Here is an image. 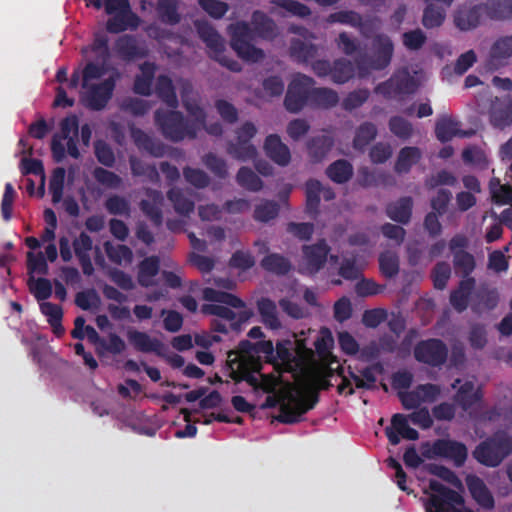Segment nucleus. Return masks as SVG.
<instances>
[{"mask_svg":"<svg viewBox=\"0 0 512 512\" xmlns=\"http://www.w3.org/2000/svg\"><path fill=\"white\" fill-rule=\"evenodd\" d=\"M237 183L246 190L258 192L263 187L260 177L249 167H241L236 175Z\"/></svg>","mask_w":512,"mask_h":512,"instance_id":"09e8293b","label":"nucleus"},{"mask_svg":"<svg viewBox=\"0 0 512 512\" xmlns=\"http://www.w3.org/2000/svg\"><path fill=\"white\" fill-rule=\"evenodd\" d=\"M354 76V66L345 58L336 59L332 65L331 79L334 83L344 84Z\"/></svg>","mask_w":512,"mask_h":512,"instance_id":"de8ad7c7","label":"nucleus"},{"mask_svg":"<svg viewBox=\"0 0 512 512\" xmlns=\"http://www.w3.org/2000/svg\"><path fill=\"white\" fill-rule=\"evenodd\" d=\"M105 11L112 15L106 23V29L109 33H121L129 28L136 29L139 25L140 19L131 10L128 0H106Z\"/></svg>","mask_w":512,"mask_h":512,"instance_id":"0eeeda50","label":"nucleus"},{"mask_svg":"<svg viewBox=\"0 0 512 512\" xmlns=\"http://www.w3.org/2000/svg\"><path fill=\"white\" fill-rule=\"evenodd\" d=\"M94 154L98 162L105 167L112 168L115 164V154L113 149L103 140H97L94 143Z\"/></svg>","mask_w":512,"mask_h":512,"instance_id":"338daca9","label":"nucleus"},{"mask_svg":"<svg viewBox=\"0 0 512 512\" xmlns=\"http://www.w3.org/2000/svg\"><path fill=\"white\" fill-rule=\"evenodd\" d=\"M413 200L411 197H402L386 207L387 216L398 223L407 224L412 215Z\"/></svg>","mask_w":512,"mask_h":512,"instance_id":"7c9ffc66","label":"nucleus"},{"mask_svg":"<svg viewBox=\"0 0 512 512\" xmlns=\"http://www.w3.org/2000/svg\"><path fill=\"white\" fill-rule=\"evenodd\" d=\"M266 156L279 166H287L291 161L289 147L284 144L277 134H270L264 142Z\"/></svg>","mask_w":512,"mask_h":512,"instance_id":"4be33fe9","label":"nucleus"},{"mask_svg":"<svg viewBox=\"0 0 512 512\" xmlns=\"http://www.w3.org/2000/svg\"><path fill=\"white\" fill-rule=\"evenodd\" d=\"M194 26L199 38L206 44L210 58L233 72L241 71V64L224 54V39L208 21L195 20Z\"/></svg>","mask_w":512,"mask_h":512,"instance_id":"39448f33","label":"nucleus"},{"mask_svg":"<svg viewBox=\"0 0 512 512\" xmlns=\"http://www.w3.org/2000/svg\"><path fill=\"white\" fill-rule=\"evenodd\" d=\"M257 310L261 317V322L266 328L278 330L282 324L278 316L277 306L273 300L267 297H261L257 300Z\"/></svg>","mask_w":512,"mask_h":512,"instance_id":"bb28decb","label":"nucleus"},{"mask_svg":"<svg viewBox=\"0 0 512 512\" xmlns=\"http://www.w3.org/2000/svg\"><path fill=\"white\" fill-rule=\"evenodd\" d=\"M154 123L161 135L168 141L179 143L198 136L197 123L191 122L181 111L159 108L154 112Z\"/></svg>","mask_w":512,"mask_h":512,"instance_id":"f03ea898","label":"nucleus"},{"mask_svg":"<svg viewBox=\"0 0 512 512\" xmlns=\"http://www.w3.org/2000/svg\"><path fill=\"white\" fill-rule=\"evenodd\" d=\"M279 209L280 207L277 202L265 200L255 207L253 217L258 222L266 223L278 216Z\"/></svg>","mask_w":512,"mask_h":512,"instance_id":"052dcab7","label":"nucleus"},{"mask_svg":"<svg viewBox=\"0 0 512 512\" xmlns=\"http://www.w3.org/2000/svg\"><path fill=\"white\" fill-rule=\"evenodd\" d=\"M319 398L316 392L300 397L294 406L282 402L279 407V415L276 419L283 424H295L301 420L302 415L313 409Z\"/></svg>","mask_w":512,"mask_h":512,"instance_id":"f3484780","label":"nucleus"},{"mask_svg":"<svg viewBox=\"0 0 512 512\" xmlns=\"http://www.w3.org/2000/svg\"><path fill=\"white\" fill-rule=\"evenodd\" d=\"M104 206L111 215L129 216L130 203L119 195H112L105 200Z\"/></svg>","mask_w":512,"mask_h":512,"instance_id":"69168bd1","label":"nucleus"},{"mask_svg":"<svg viewBox=\"0 0 512 512\" xmlns=\"http://www.w3.org/2000/svg\"><path fill=\"white\" fill-rule=\"evenodd\" d=\"M427 42L426 33L420 29H412L402 34L403 46L408 51H419Z\"/></svg>","mask_w":512,"mask_h":512,"instance_id":"603ef678","label":"nucleus"},{"mask_svg":"<svg viewBox=\"0 0 512 512\" xmlns=\"http://www.w3.org/2000/svg\"><path fill=\"white\" fill-rule=\"evenodd\" d=\"M499 302V295L495 289L480 288L473 298L471 309L480 314L485 310H493Z\"/></svg>","mask_w":512,"mask_h":512,"instance_id":"58836bf2","label":"nucleus"},{"mask_svg":"<svg viewBox=\"0 0 512 512\" xmlns=\"http://www.w3.org/2000/svg\"><path fill=\"white\" fill-rule=\"evenodd\" d=\"M155 93L158 98L165 103L169 108L177 109L179 101L177 98L176 90L172 79L164 74H161L156 79Z\"/></svg>","mask_w":512,"mask_h":512,"instance_id":"cd10ccee","label":"nucleus"},{"mask_svg":"<svg viewBox=\"0 0 512 512\" xmlns=\"http://www.w3.org/2000/svg\"><path fill=\"white\" fill-rule=\"evenodd\" d=\"M462 159L466 164L474 165L481 170L488 168L489 161L485 152L478 147H468L462 152Z\"/></svg>","mask_w":512,"mask_h":512,"instance_id":"0e129e2a","label":"nucleus"},{"mask_svg":"<svg viewBox=\"0 0 512 512\" xmlns=\"http://www.w3.org/2000/svg\"><path fill=\"white\" fill-rule=\"evenodd\" d=\"M483 15H485L484 3L474 5L459 11L455 16V24L461 30H470L480 24Z\"/></svg>","mask_w":512,"mask_h":512,"instance_id":"2f4dec72","label":"nucleus"},{"mask_svg":"<svg viewBox=\"0 0 512 512\" xmlns=\"http://www.w3.org/2000/svg\"><path fill=\"white\" fill-rule=\"evenodd\" d=\"M141 74L134 80L133 91L142 96L152 94V83L155 77L156 66L152 62H144L140 65Z\"/></svg>","mask_w":512,"mask_h":512,"instance_id":"c85d7f7f","label":"nucleus"},{"mask_svg":"<svg viewBox=\"0 0 512 512\" xmlns=\"http://www.w3.org/2000/svg\"><path fill=\"white\" fill-rule=\"evenodd\" d=\"M203 298L207 301L214 302L202 306V312L204 314L217 316L220 318L219 320L228 321L230 324L236 319V313L229 307L245 308L246 306L245 302L238 296L214 288H205Z\"/></svg>","mask_w":512,"mask_h":512,"instance_id":"423d86ee","label":"nucleus"},{"mask_svg":"<svg viewBox=\"0 0 512 512\" xmlns=\"http://www.w3.org/2000/svg\"><path fill=\"white\" fill-rule=\"evenodd\" d=\"M236 141L227 143V153L239 161H248L254 159L257 155L256 147L251 143V139L256 135L257 128L246 121L236 130Z\"/></svg>","mask_w":512,"mask_h":512,"instance_id":"ddd939ff","label":"nucleus"},{"mask_svg":"<svg viewBox=\"0 0 512 512\" xmlns=\"http://www.w3.org/2000/svg\"><path fill=\"white\" fill-rule=\"evenodd\" d=\"M339 102L338 93L326 87L315 88L312 86L309 106L312 108L330 109Z\"/></svg>","mask_w":512,"mask_h":512,"instance_id":"4c0bfd02","label":"nucleus"},{"mask_svg":"<svg viewBox=\"0 0 512 512\" xmlns=\"http://www.w3.org/2000/svg\"><path fill=\"white\" fill-rule=\"evenodd\" d=\"M314 84V79L304 74L294 77L288 85L284 99L286 110L290 113H298L306 105H309Z\"/></svg>","mask_w":512,"mask_h":512,"instance_id":"9d476101","label":"nucleus"},{"mask_svg":"<svg viewBox=\"0 0 512 512\" xmlns=\"http://www.w3.org/2000/svg\"><path fill=\"white\" fill-rule=\"evenodd\" d=\"M328 20L331 23L346 24L355 28H362L363 26L362 16L353 10H341L331 13Z\"/></svg>","mask_w":512,"mask_h":512,"instance_id":"4d7b16f0","label":"nucleus"},{"mask_svg":"<svg viewBox=\"0 0 512 512\" xmlns=\"http://www.w3.org/2000/svg\"><path fill=\"white\" fill-rule=\"evenodd\" d=\"M252 23L254 30L246 22H237L229 26L230 46L244 61L256 63L265 57L263 50L254 45L256 33L263 38L271 37L274 34L275 23L259 11L253 13Z\"/></svg>","mask_w":512,"mask_h":512,"instance_id":"f257e3e1","label":"nucleus"},{"mask_svg":"<svg viewBox=\"0 0 512 512\" xmlns=\"http://www.w3.org/2000/svg\"><path fill=\"white\" fill-rule=\"evenodd\" d=\"M379 269L386 278H393L398 275L400 270V261L397 253L386 250L379 254Z\"/></svg>","mask_w":512,"mask_h":512,"instance_id":"a18cd8bd","label":"nucleus"},{"mask_svg":"<svg viewBox=\"0 0 512 512\" xmlns=\"http://www.w3.org/2000/svg\"><path fill=\"white\" fill-rule=\"evenodd\" d=\"M483 393L480 388L475 389L472 381H466L459 386L454 395V402L458 404L462 410L468 411L475 404L482 401Z\"/></svg>","mask_w":512,"mask_h":512,"instance_id":"393cba45","label":"nucleus"},{"mask_svg":"<svg viewBox=\"0 0 512 512\" xmlns=\"http://www.w3.org/2000/svg\"><path fill=\"white\" fill-rule=\"evenodd\" d=\"M119 78L120 74L115 71L100 83L88 85V88H84L85 92L81 96L82 104L92 111L105 109L113 96Z\"/></svg>","mask_w":512,"mask_h":512,"instance_id":"1a4fd4ad","label":"nucleus"},{"mask_svg":"<svg viewBox=\"0 0 512 512\" xmlns=\"http://www.w3.org/2000/svg\"><path fill=\"white\" fill-rule=\"evenodd\" d=\"M168 200L173 204L176 213L189 216L194 211V201L185 196L183 191L178 187H173L167 192Z\"/></svg>","mask_w":512,"mask_h":512,"instance_id":"79ce46f5","label":"nucleus"},{"mask_svg":"<svg viewBox=\"0 0 512 512\" xmlns=\"http://www.w3.org/2000/svg\"><path fill=\"white\" fill-rule=\"evenodd\" d=\"M114 49L119 58L124 61H133L147 56V50L138 44L135 36L129 34L118 37Z\"/></svg>","mask_w":512,"mask_h":512,"instance_id":"412c9836","label":"nucleus"},{"mask_svg":"<svg viewBox=\"0 0 512 512\" xmlns=\"http://www.w3.org/2000/svg\"><path fill=\"white\" fill-rule=\"evenodd\" d=\"M28 286L31 294L37 301L45 302L53 293L51 281L44 277L35 279L33 276H30Z\"/></svg>","mask_w":512,"mask_h":512,"instance_id":"8fccbe9b","label":"nucleus"},{"mask_svg":"<svg viewBox=\"0 0 512 512\" xmlns=\"http://www.w3.org/2000/svg\"><path fill=\"white\" fill-rule=\"evenodd\" d=\"M451 276V267L447 262H438L431 272L434 287L438 290L446 288L448 280Z\"/></svg>","mask_w":512,"mask_h":512,"instance_id":"774afa93","label":"nucleus"},{"mask_svg":"<svg viewBox=\"0 0 512 512\" xmlns=\"http://www.w3.org/2000/svg\"><path fill=\"white\" fill-rule=\"evenodd\" d=\"M490 56L493 60H506L512 57V35L499 37L491 46Z\"/></svg>","mask_w":512,"mask_h":512,"instance_id":"3c124183","label":"nucleus"},{"mask_svg":"<svg viewBox=\"0 0 512 512\" xmlns=\"http://www.w3.org/2000/svg\"><path fill=\"white\" fill-rule=\"evenodd\" d=\"M448 246L453 256L455 274L463 279L471 278L476 261L474 256L466 251L469 246L468 238L463 234H456L450 239Z\"/></svg>","mask_w":512,"mask_h":512,"instance_id":"2eb2a0df","label":"nucleus"},{"mask_svg":"<svg viewBox=\"0 0 512 512\" xmlns=\"http://www.w3.org/2000/svg\"><path fill=\"white\" fill-rule=\"evenodd\" d=\"M104 249L108 256V258L116 264H121L122 262H131L133 258L132 250L123 244L120 245H112L110 242L104 243Z\"/></svg>","mask_w":512,"mask_h":512,"instance_id":"6e6d98bb","label":"nucleus"},{"mask_svg":"<svg viewBox=\"0 0 512 512\" xmlns=\"http://www.w3.org/2000/svg\"><path fill=\"white\" fill-rule=\"evenodd\" d=\"M322 184L319 180L309 179L305 184L306 211L308 214L316 215L319 211L321 200Z\"/></svg>","mask_w":512,"mask_h":512,"instance_id":"37998d69","label":"nucleus"},{"mask_svg":"<svg viewBox=\"0 0 512 512\" xmlns=\"http://www.w3.org/2000/svg\"><path fill=\"white\" fill-rule=\"evenodd\" d=\"M512 454V437L497 432L481 441L472 451L473 458L485 467H498Z\"/></svg>","mask_w":512,"mask_h":512,"instance_id":"20e7f679","label":"nucleus"},{"mask_svg":"<svg viewBox=\"0 0 512 512\" xmlns=\"http://www.w3.org/2000/svg\"><path fill=\"white\" fill-rule=\"evenodd\" d=\"M465 483L472 499L482 508L491 510L495 507V499L482 478L468 474Z\"/></svg>","mask_w":512,"mask_h":512,"instance_id":"6ab92c4d","label":"nucleus"},{"mask_svg":"<svg viewBox=\"0 0 512 512\" xmlns=\"http://www.w3.org/2000/svg\"><path fill=\"white\" fill-rule=\"evenodd\" d=\"M485 16L490 20L506 21L512 19V0H486Z\"/></svg>","mask_w":512,"mask_h":512,"instance_id":"c9c22d12","label":"nucleus"},{"mask_svg":"<svg viewBox=\"0 0 512 512\" xmlns=\"http://www.w3.org/2000/svg\"><path fill=\"white\" fill-rule=\"evenodd\" d=\"M428 471L430 474L439 477L440 479L449 483L453 487H455L459 490H463L462 481L456 475V473L454 471H452L450 468L443 466V465L431 464L428 468Z\"/></svg>","mask_w":512,"mask_h":512,"instance_id":"e2e57ef3","label":"nucleus"},{"mask_svg":"<svg viewBox=\"0 0 512 512\" xmlns=\"http://www.w3.org/2000/svg\"><path fill=\"white\" fill-rule=\"evenodd\" d=\"M65 173L66 171L63 167H57L53 170L49 182V191L54 204L59 203L63 197Z\"/></svg>","mask_w":512,"mask_h":512,"instance_id":"13d9d810","label":"nucleus"},{"mask_svg":"<svg viewBox=\"0 0 512 512\" xmlns=\"http://www.w3.org/2000/svg\"><path fill=\"white\" fill-rule=\"evenodd\" d=\"M422 158V152L418 147L406 146L400 149L394 170L398 174H406L410 172L413 165L418 163Z\"/></svg>","mask_w":512,"mask_h":512,"instance_id":"f704fd0d","label":"nucleus"},{"mask_svg":"<svg viewBox=\"0 0 512 512\" xmlns=\"http://www.w3.org/2000/svg\"><path fill=\"white\" fill-rule=\"evenodd\" d=\"M431 452L434 456L452 460L456 467H462L468 457L464 443L450 439H437L433 442Z\"/></svg>","mask_w":512,"mask_h":512,"instance_id":"a211bd4d","label":"nucleus"},{"mask_svg":"<svg viewBox=\"0 0 512 512\" xmlns=\"http://www.w3.org/2000/svg\"><path fill=\"white\" fill-rule=\"evenodd\" d=\"M158 11L163 22L170 25L180 22L177 0H159Z\"/></svg>","mask_w":512,"mask_h":512,"instance_id":"5fc2aeb1","label":"nucleus"},{"mask_svg":"<svg viewBox=\"0 0 512 512\" xmlns=\"http://www.w3.org/2000/svg\"><path fill=\"white\" fill-rule=\"evenodd\" d=\"M137 280L140 286L150 287L154 285L153 278L159 273L160 260L157 256L144 258L138 266Z\"/></svg>","mask_w":512,"mask_h":512,"instance_id":"e433bc0d","label":"nucleus"},{"mask_svg":"<svg viewBox=\"0 0 512 512\" xmlns=\"http://www.w3.org/2000/svg\"><path fill=\"white\" fill-rule=\"evenodd\" d=\"M373 55L368 57L366 54L359 55L356 59V65L360 70H383L389 66L394 52V44L386 34H377L373 38Z\"/></svg>","mask_w":512,"mask_h":512,"instance_id":"6e6552de","label":"nucleus"},{"mask_svg":"<svg viewBox=\"0 0 512 512\" xmlns=\"http://www.w3.org/2000/svg\"><path fill=\"white\" fill-rule=\"evenodd\" d=\"M131 137L135 145L140 149L148 152L154 157H163L166 152V146L163 142L153 138L140 128H134L131 131Z\"/></svg>","mask_w":512,"mask_h":512,"instance_id":"b1692460","label":"nucleus"},{"mask_svg":"<svg viewBox=\"0 0 512 512\" xmlns=\"http://www.w3.org/2000/svg\"><path fill=\"white\" fill-rule=\"evenodd\" d=\"M377 136V127L372 122H364L355 131L353 147L363 151Z\"/></svg>","mask_w":512,"mask_h":512,"instance_id":"c03bdc74","label":"nucleus"},{"mask_svg":"<svg viewBox=\"0 0 512 512\" xmlns=\"http://www.w3.org/2000/svg\"><path fill=\"white\" fill-rule=\"evenodd\" d=\"M418 88V83L409 73L407 68H402L386 81L375 87V93L381 94L386 99H392L400 95L413 94Z\"/></svg>","mask_w":512,"mask_h":512,"instance_id":"4468645a","label":"nucleus"},{"mask_svg":"<svg viewBox=\"0 0 512 512\" xmlns=\"http://www.w3.org/2000/svg\"><path fill=\"white\" fill-rule=\"evenodd\" d=\"M446 18V10L442 6L428 4L423 11L422 24L427 29L440 27Z\"/></svg>","mask_w":512,"mask_h":512,"instance_id":"49530a36","label":"nucleus"},{"mask_svg":"<svg viewBox=\"0 0 512 512\" xmlns=\"http://www.w3.org/2000/svg\"><path fill=\"white\" fill-rule=\"evenodd\" d=\"M261 267L277 276H285L292 270L289 258L279 253H269L260 262Z\"/></svg>","mask_w":512,"mask_h":512,"instance_id":"72a5a7b5","label":"nucleus"},{"mask_svg":"<svg viewBox=\"0 0 512 512\" xmlns=\"http://www.w3.org/2000/svg\"><path fill=\"white\" fill-rule=\"evenodd\" d=\"M388 126L391 133L401 140H408L413 135V125L401 116H392Z\"/></svg>","mask_w":512,"mask_h":512,"instance_id":"864d4df0","label":"nucleus"},{"mask_svg":"<svg viewBox=\"0 0 512 512\" xmlns=\"http://www.w3.org/2000/svg\"><path fill=\"white\" fill-rule=\"evenodd\" d=\"M330 250L331 248L325 239H320L311 245H303V259L300 272L308 276H314L317 274L324 268Z\"/></svg>","mask_w":512,"mask_h":512,"instance_id":"dca6fc26","label":"nucleus"},{"mask_svg":"<svg viewBox=\"0 0 512 512\" xmlns=\"http://www.w3.org/2000/svg\"><path fill=\"white\" fill-rule=\"evenodd\" d=\"M460 123L449 116L439 118L435 125V135L437 139L446 143L452 140L455 136L467 137L470 134L459 128Z\"/></svg>","mask_w":512,"mask_h":512,"instance_id":"a878e982","label":"nucleus"},{"mask_svg":"<svg viewBox=\"0 0 512 512\" xmlns=\"http://www.w3.org/2000/svg\"><path fill=\"white\" fill-rule=\"evenodd\" d=\"M327 177L337 184L348 182L353 176V166L345 159H338L326 168Z\"/></svg>","mask_w":512,"mask_h":512,"instance_id":"ea45409f","label":"nucleus"},{"mask_svg":"<svg viewBox=\"0 0 512 512\" xmlns=\"http://www.w3.org/2000/svg\"><path fill=\"white\" fill-rule=\"evenodd\" d=\"M60 132L53 135L51 140V152L55 162H62L66 155L74 159L81 157L77 147L79 135V118L76 114H70L63 118L59 124Z\"/></svg>","mask_w":512,"mask_h":512,"instance_id":"7ed1b4c3","label":"nucleus"},{"mask_svg":"<svg viewBox=\"0 0 512 512\" xmlns=\"http://www.w3.org/2000/svg\"><path fill=\"white\" fill-rule=\"evenodd\" d=\"M290 56L298 63H308L316 58L318 47L305 40L293 38L289 47Z\"/></svg>","mask_w":512,"mask_h":512,"instance_id":"c756f323","label":"nucleus"},{"mask_svg":"<svg viewBox=\"0 0 512 512\" xmlns=\"http://www.w3.org/2000/svg\"><path fill=\"white\" fill-rule=\"evenodd\" d=\"M232 355H235V352L228 351L226 360V366L230 371L229 376L231 379L236 383L245 381L250 386L257 387L259 383L254 374L260 372L262 368L261 361L256 357L238 358L235 356L232 358Z\"/></svg>","mask_w":512,"mask_h":512,"instance_id":"9b49d317","label":"nucleus"},{"mask_svg":"<svg viewBox=\"0 0 512 512\" xmlns=\"http://www.w3.org/2000/svg\"><path fill=\"white\" fill-rule=\"evenodd\" d=\"M475 286V278H466L462 279L458 287L451 291L449 300L455 311L462 313L468 308Z\"/></svg>","mask_w":512,"mask_h":512,"instance_id":"5701e85b","label":"nucleus"},{"mask_svg":"<svg viewBox=\"0 0 512 512\" xmlns=\"http://www.w3.org/2000/svg\"><path fill=\"white\" fill-rule=\"evenodd\" d=\"M364 265L359 261L358 254L353 251L349 257H345L338 269V274L345 280H357L363 272Z\"/></svg>","mask_w":512,"mask_h":512,"instance_id":"a19ab883","label":"nucleus"},{"mask_svg":"<svg viewBox=\"0 0 512 512\" xmlns=\"http://www.w3.org/2000/svg\"><path fill=\"white\" fill-rule=\"evenodd\" d=\"M334 140L329 135H319L312 137L307 142V150L311 160L314 163L321 162L331 151Z\"/></svg>","mask_w":512,"mask_h":512,"instance_id":"473e14b6","label":"nucleus"},{"mask_svg":"<svg viewBox=\"0 0 512 512\" xmlns=\"http://www.w3.org/2000/svg\"><path fill=\"white\" fill-rule=\"evenodd\" d=\"M127 338L135 350L142 353H155L157 356L165 355L166 346L157 338H151L146 332L129 330Z\"/></svg>","mask_w":512,"mask_h":512,"instance_id":"aec40b11","label":"nucleus"},{"mask_svg":"<svg viewBox=\"0 0 512 512\" xmlns=\"http://www.w3.org/2000/svg\"><path fill=\"white\" fill-rule=\"evenodd\" d=\"M491 120L495 126L504 127L512 123V99L499 106H495L491 112Z\"/></svg>","mask_w":512,"mask_h":512,"instance_id":"bf43d9fd","label":"nucleus"},{"mask_svg":"<svg viewBox=\"0 0 512 512\" xmlns=\"http://www.w3.org/2000/svg\"><path fill=\"white\" fill-rule=\"evenodd\" d=\"M97 64L94 62H88L81 71V87L88 88L91 85L90 82L102 78L106 73L105 64Z\"/></svg>","mask_w":512,"mask_h":512,"instance_id":"680f3d73","label":"nucleus"},{"mask_svg":"<svg viewBox=\"0 0 512 512\" xmlns=\"http://www.w3.org/2000/svg\"><path fill=\"white\" fill-rule=\"evenodd\" d=\"M448 355L447 345L438 338L420 340L413 349L415 360L430 367L443 366L447 362Z\"/></svg>","mask_w":512,"mask_h":512,"instance_id":"f8f14e48","label":"nucleus"}]
</instances>
